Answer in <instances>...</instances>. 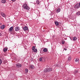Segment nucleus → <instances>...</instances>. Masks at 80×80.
Returning <instances> with one entry per match:
<instances>
[{"instance_id": "nucleus-11", "label": "nucleus", "mask_w": 80, "mask_h": 80, "mask_svg": "<svg viewBox=\"0 0 80 80\" xmlns=\"http://www.w3.org/2000/svg\"><path fill=\"white\" fill-rule=\"evenodd\" d=\"M55 24L56 25V26H58V25H59V23L58 22L55 21Z\"/></svg>"}, {"instance_id": "nucleus-4", "label": "nucleus", "mask_w": 80, "mask_h": 80, "mask_svg": "<svg viewBox=\"0 0 80 80\" xmlns=\"http://www.w3.org/2000/svg\"><path fill=\"white\" fill-rule=\"evenodd\" d=\"M80 6H79V5L78 4V3L76 4L75 5V8H78Z\"/></svg>"}, {"instance_id": "nucleus-9", "label": "nucleus", "mask_w": 80, "mask_h": 80, "mask_svg": "<svg viewBox=\"0 0 80 80\" xmlns=\"http://www.w3.org/2000/svg\"><path fill=\"white\" fill-rule=\"evenodd\" d=\"M22 64H16L17 67H22Z\"/></svg>"}, {"instance_id": "nucleus-24", "label": "nucleus", "mask_w": 80, "mask_h": 80, "mask_svg": "<svg viewBox=\"0 0 80 80\" xmlns=\"http://www.w3.org/2000/svg\"><path fill=\"white\" fill-rule=\"evenodd\" d=\"M2 63V60L0 59V65Z\"/></svg>"}, {"instance_id": "nucleus-18", "label": "nucleus", "mask_w": 80, "mask_h": 80, "mask_svg": "<svg viewBox=\"0 0 80 80\" xmlns=\"http://www.w3.org/2000/svg\"><path fill=\"white\" fill-rule=\"evenodd\" d=\"M28 72V69H26L25 70V73H27Z\"/></svg>"}, {"instance_id": "nucleus-12", "label": "nucleus", "mask_w": 80, "mask_h": 80, "mask_svg": "<svg viewBox=\"0 0 80 80\" xmlns=\"http://www.w3.org/2000/svg\"><path fill=\"white\" fill-rule=\"evenodd\" d=\"M43 59H44V58H43L41 57L39 58V61H40V62H41V61H42V60H43Z\"/></svg>"}, {"instance_id": "nucleus-20", "label": "nucleus", "mask_w": 80, "mask_h": 80, "mask_svg": "<svg viewBox=\"0 0 80 80\" xmlns=\"http://www.w3.org/2000/svg\"><path fill=\"white\" fill-rule=\"evenodd\" d=\"M71 60H72V58L71 57H69L68 58V61H71Z\"/></svg>"}, {"instance_id": "nucleus-17", "label": "nucleus", "mask_w": 80, "mask_h": 80, "mask_svg": "<svg viewBox=\"0 0 80 80\" xmlns=\"http://www.w3.org/2000/svg\"><path fill=\"white\" fill-rule=\"evenodd\" d=\"M47 49L46 48H45L43 50V52H47Z\"/></svg>"}, {"instance_id": "nucleus-25", "label": "nucleus", "mask_w": 80, "mask_h": 80, "mask_svg": "<svg viewBox=\"0 0 80 80\" xmlns=\"http://www.w3.org/2000/svg\"><path fill=\"white\" fill-rule=\"evenodd\" d=\"M62 43L63 44H64V43H65V41H62Z\"/></svg>"}, {"instance_id": "nucleus-6", "label": "nucleus", "mask_w": 80, "mask_h": 80, "mask_svg": "<svg viewBox=\"0 0 80 80\" xmlns=\"http://www.w3.org/2000/svg\"><path fill=\"white\" fill-rule=\"evenodd\" d=\"M29 67L30 68H31V69H33V68H34V66H33V65H30Z\"/></svg>"}, {"instance_id": "nucleus-8", "label": "nucleus", "mask_w": 80, "mask_h": 80, "mask_svg": "<svg viewBox=\"0 0 80 80\" xmlns=\"http://www.w3.org/2000/svg\"><path fill=\"white\" fill-rule=\"evenodd\" d=\"M15 30L16 31H18L20 30V28L18 27L15 28Z\"/></svg>"}, {"instance_id": "nucleus-26", "label": "nucleus", "mask_w": 80, "mask_h": 80, "mask_svg": "<svg viewBox=\"0 0 80 80\" xmlns=\"http://www.w3.org/2000/svg\"><path fill=\"white\" fill-rule=\"evenodd\" d=\"M75 73H77L78 72V71L75 70Z\"/></svg>"}, {"instance_id": "nucleus-3", "label": "nucleus", "mask_w": 80, "mask_h": 80, "mask_svg": "<svg viewBox=\"0 0 80 80\" xmlns=\"http://www.w3.org/2000/svg\"><path fill=\"white\" fill-rule=\"evenodd\" d=\"M35 48V47L33 46V47H32V49L33 50V51L34 52H36V53H37V49Z\"/></svg>"}, {"instance_id": "nucleus-2", "label": "nucleus", "mask_w": 80, "mask_h": 80, "mask_svg": "<svg viewBox=\"0 0 80 80\" xmlns=\"http://www.w3.org/2000/svg\"><path fill=\"white\" fill-rule=\"evenodd\" d=\"M52 69L51 68H46L44 69V72H50V71H52Z\"/></svg>"}, {"instance_id": "nucleus-32", "label": "nucleus", "mask_w": 80, "mask_h": 80, "mask_svg": "<svg viewBox=\"0 0 80 80\" xmlns=\"http://www.w3.org/2000/svg\"><path fill=\"white\" fill-rule=\"evenodd\" d=\"M4 63H5V62H4Z\"/></svg>"}, {"instance_id": "nucleus-21", "label": "nucleus", "mask_w": 80, "mask_h": 80, "mask_svg": "<svg viewBox=\"0 0 80 80\" xmlns=\"http://www.w3.org/2000/svg\"><path fill=\"white\" fill-rule=\"evenodd\" d=\"M75 62H79V59H78V58H76V60H75Z\"/></svg>"}, {"instance_id": "nucleus-5", "label": "nucleus", "mask_w": 80, "mask_h": 80, "mask_svg": "<svg viewBox=\"0 0 80 80\" xmlns=\"http://www.w3.org/2000/svg\"><path fill=\"white\" fill-rule=\"evenodd\" d=\"M2 16L3 17L5 18L6 17V14L5 13H1Z\"/></svg>"}, {"instance_id": "nucleus-15", "label": "nucleus", "mask_w": 80, "mask_h": 80, "mask_svg": "<svg viewBox=\"0 0 80 80\" xmlns=\"http://www.w3.org/2000/svg\"><path fill=\"white\" fill-rule=\"evenodd\" d=\"M36 3H37V5H40V2H39V1H38V0H37L36 1Z\"/></svg>"}, {"instance_id": "nucleus-31", "label": "nucleus", "mask_w": 80, "mask_h": 80, "mask_svg": "<svg viewBox=\"0 0 80 80\" xmlns=\"http://www.w3.org/2000/svg\"><path fill=\"white\" fill-rule=\"evenodd\" d=\"M2 36V34H1V33H0V36Z\"/></svg>"}, {"instance_id": "nucleus-14", "label": "nucleus", "mask_w": 80, "mask_h": 80, "mask_svg": "<svg viewBox=\"0 0 80 80\" xmlns=\"http://www.w3.org/2000/svg\"><path fill=\"white\" fill-rule=\"evenodd\" d=\"M57 13H58L60 12V8H58L56 11Z\"/></svg>"}, {"instance_id": "nucleus-28", "label": "nucleus", "mask_w": 80, "mask_h": 80, "mask_svg": "<svg viewBox=\"0 0 80 80\" xmlns=\"http://www.w3.org/2000/svg\"><path fill=\"white\" fill-rule=\"evenodd\" d=\"M33 58H31V61H33Z\"/></svg>"}, {"instance_id": "nucleus-1", "label": "nucleus", "mask_w": 80, "mask_h": 80, "mask_svg": "<svg viewBox=\"0 0 80 80\" xmlns=\"http://www.w3.org/2000/svg\"><path fill=\"white\" fill-rule=\"evenodd\" d=\"M23 8L24 9H26L28 10H30V7H28L27 5L26 4H24L23 5Z\"/></svg>"}, {"instance_id": "nucleus-23", "label": "nucleus", "mask_w": 80, "mask_h": 80, "mask_svg": "<svg viewBox=\"0 0 80 80\" xmlns=\"http://www.w3.org/2000/svg\"><path fill=\"white\" fill-rule=\"evenodd\" d=\"M77 15L78 16L80 15V12H78L76 13Z\"/></svg>"}, {"instance_id": "nucleus-27", "label": "nucleus", "mask_w": 80, "mask_h": 80, "mask_svg": "<svg viewBox=\"0 0 80 80\" xmlns=\"http://www.w3.org/2000/svg\"><path fill=\"white\" fill-rule=\"evenodd\" d=\"M60 65H56L57 67H60Z\"/></svg>"}, {"instance_id": "nucleus-7", "label": "nucleus", "mask_w": 80, "mask_h": 80, "mask_svg": "<svg viewBox=\"0 0 80 80\" xmlns=\"http://www.w3.org/2000/svg\"><path fill=\"white\" fill-rule=\"evenodd\" d=\"M23 29L24 30H28V27H25L23 28Z\"/></svg>"}, {"instance_id": "nucleus-10", "label": "nucleus", "mask_w": 80, "mask_h": 80, "mask_svg": "<svg viewBox=\"0 0 80 80\" xmlns=\"http://www.w3.org/2000/svg\"><path fill=\"white\" fill-rule=\"evenodd\" d=\"M13 27H11L9 29V30L10 32H12V30H13Z\"/></svg>"}, {"instance_id": "nucleus-16", "label": "nucleus", "mask_w": 80, "mask_h": 80, "mask_svg": "<svg viewBox=\"0 0 80 80\" xmlns=\"http://www.w3.org/2000/svg\"><path fill=\"white\" fill-rule=\"evenodd\" d=\"M1 2L2 3H6V0H2Z\"/></svg>"}, {"instance_id": "nucleus-29", "label": "nucleus", "mask_w": 80, "mask_h": 80, "mask_svg": "<svg viewBox=\"0 0 80 80\" xmlns=\"http://www.w3.org/2000/svg\"><path fill=\"white\" fill-rule=\"evenodd\" d=\"M64 50H67L66 48H64Z\"/></svg>"}, {"instance_id": "nucleus-30", "label": "nucleus", "mask_w": 80, "mask_h": 80, "mask_svg": "<svg viewBox=\"0 0 80 80\" xmlns=\"http://www.w3.org/2000/svg\"><path fill=\"white\" fill-rule=\"evenodd\" d=\"M12 1V2H15V0H11Z\"/></svg>"}, {"instance_id": "nucleus-22", "label": "nucleus", "mask_w": 80, "mask_h": 80, "mask_svg": "<svg viewBox=\"0 0 80 80\" xmlns=\"http://www.w3.org/2000/svg\"><path fill=\"white\" fill-rule=\"evenodd\" d=\"M8 49L7 48H4L3 50L4 52H6L7 51Z\"/></svg>"}, {"instance_id": "nucleus-13", "label": "nucleus", "mask_w": 80, "mask_h": 80, "mask_svg": "<svg viewBox=\"0 0 80 80\" xmlns=\"http://www.w3.org/2000/svg\"><path fill=\"white\" fill-rule=\"evenodd\" d=\"M0 28L1 29H4L5 28V25H2L0 27Z\"/></svg>"}, {"instance_id": "nucleus-19", "label": "nucleus", "mask_w": 80, "mask_h": 80, "mask_svg": "<svg viewBox=\"0 0 80 80\" xmlns=\"http://www.w3.org/2000/svg\"><path fill=\"white\" fill-rule=\"evenodd\" d=\"M77 39V37H74L73 38V41H75Z\"/></svg>"}]
</instances>
